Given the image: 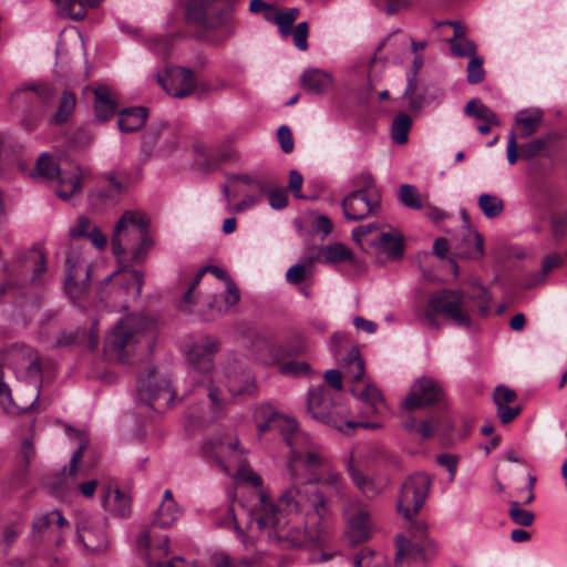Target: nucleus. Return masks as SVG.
<instances>
[{
    "instance_id": "1",
    "label": "nucleus",
    "mask_w": 567,
    "mask_h": 567,
    "mask_svg": "<svg viewBox=\"0 0 567 567\" xmlns=\"http://www.w3.org/2000/svg\"><path fill=\"white\" fill-rule=\"evenodd\" d=\"M301 481H289L290 485L282 491L277 502L270 499L265 492H259L257 501L250 507L243 506L247 530L238 523L234 506L229 507L226 517L217 520L216 525L233 529L246 548L254 546L260 537L285 542L289 546L318 540L323 532L322 519L312 507L311 512L303 515L310 497Z\"/></svg>"
},
{
    "instance_id": "2",
    "label": "nucleus",
    "mask_w": 567,
    "mask_h": 567,
    "mask_svg": "<svg viewBox=\"0 0 567 567\" xmlns=\"http://www.w3.org/2000/svg\"><path fill=\"white\" fill-rule=\"evenodd\" d=\"M290 452L287 456L284 478L306 480L319 486L311 506L320 519L328 513V504L343 502L349 486L339 468L332 463L321 446L308 434H299L288 440Z\"/></svg>"
},
{
    "instance_id": "3",
    "label": "nucleus",
    "mask_w": 567,
    "mask_h": 567,
    "mask_svg": "<svg viewBox=\"0 0 567 567\" xmlns=\"http://www.w3.org/2000/svg\"><path fill=\"white\" fill-rule=\"evenodd\" d=\"M478 301L482 313L487 312L491 295L484 288H478L477 295L444 289L432 293L426 305L415 307L413 317L416 322L430 329L442 327V317L452 320L456 326L471 328L473 303Z\"/></svg>"
},
{
    "instance_id": "4",
    "label": "nucleus",
    "mask_w": 567,
    "mask_h": 567,
    "mask_svg": "<svg viewBox=\"0 0 567 567\" xmlns=\"http://www.w3.org/2000/svg\"><path fill=\"white\" fill-rule=\"evenodd\" d=\"M157 321L144 315L121 319L105 339L104 352L110 360L126 362L137 350L152 351L157 333Z\"/></svg>"
},
{
    "instance_id": "5",
    "label": "nucleus",
    "mask_w": 567,
    "mask_h": 567,
    "mask_svg": "<svg viewBox=\"0 0 567 567\" xmlns=\"http://www.w3.org/2000/svg\"><path fill=\"white\" fill-rule=\"evenodd\" d=\"M148 219L143 212L127 210L114 227L112 249L118 261L128 259L133 262L142 261L153 240L148 236Z\"/></svg>"
},
{
    "instance_id": "6",
    "label": "nucleus",
    "mask_w": 567,
    "mask_h": 567,
    "mask_svg": "<svg viewBox=\"0 0 567 567\" xmlns=\"http://www.w3.org/2000/svg\"><path fill=\"white\" fill-rule=\"evenodd\" d=\"M219 347L216 339L206 337L192 344L187 352L189 372L198 382L204 383L208 380V399L215 414L223 412L227 404V399L221 396L219 388L215 384L216 379L210 378L213 369V359Z\"/></svg>"
},
{
    "instance_id": "7",
    "label": "nucleus",
    "mask_w": 567,
    "mask_h": 567,
    "mask_svg": "<svg viewBox=\"0 0 567 567\" xmlns=\"http://www.w3.org/2000/svg\"><path fill=\"white\" fill-rule=\"evenodd\" d=\"M307 410L313 420L342 433H348L349 430L359 426L370 430L381 427V424L378 422H354L348 420L346 408L333 404L329 391L322 385L309 390Z\"/></svg>"
},
{
    "instance_id": "8",
    "label": "nucleus",
    "mask_w": 567,
    "mask_h": 567,
    "mask_svg": "<svg viewBox=\"0 0 567 567\" xmlns=\"http://www.w3.org/2000/svg\"><path fill=\"white\" fill-rule=\"evenodd\" d=\"M426 523L422 519H417L409 523V537L402 535L398 536L396 567H416L435 554L436 545L434 540L426 535Z\"/></svg>"
},
{
    "instance_id": "9",
    "label": "nucleus",
    "mask_w": 567,
    "mask_h": 567,
    "mask_svg": "<svg viewBox=\"0 0 567 567\" xmlns=\"http://www.w3.org/2000/svg\"><path fill=\"white\" fill-rule=\"evenodd\" d=\"M34 172L35 176L49 181L58 178L55 193L62 200H69L81 193L84 174L75 164H68L63 167L56 165L50 155L42 154L37 162Z\"/></svg>"
},
{
    "instance_id": "10",
    "label": "nucleus",
    "mask_w": 567,
    "mask_h": 567,
    "mask_svg": "<svg viewBox=\"0 0 567 567\" xmlns=\"http://www.w3.org/2000/svg\"><path fill=\"white\" fill-rule=\"evenodd\" d=\"M214 453L223 470L227 474L234 475L238 484L248 483L257 488L254 502L250 505L240 506H245L246 508L250 507L257 501L259 492H264L261 489L262 481L257 473L248 465L244 464L241 452L238 451V440L228 439L227 441L218 442V444L214 446ZM241 511L245 514V509L241 508Z\"/></svg>"
},
{
    "instance_id": "11",
    "label": "nucleus",
    "mask_w": 567,
    "mask_h": 567,
    "mask_svg": "<svg viewBox=\"0 0 567 567\" xmlns=\"http://www.w3.org/2000/svg\"><path fill=\"white\" fill-rule=\"evenodd\" d=\"M214 453L223 470L227 474L234 475L238 484L248 483L257 488L254 502L250 505L240 506H245L246 508L250 507L257 501L259 492H264L261 489L262 481L257 473L248 465L244 464L241 452L238 451V440L228 439L227 441L218 442V444L214 446ZM241 511L245 514V509L241 508Z\"/></svg>"
},
{
    "instance_id": "12",
    "label": "nucleus",
    "mask_w": 567,
    "mask_h": 567,
    "mask_svg": "<svg viewBox=\"0 0 567 567\" xmlns=\"http://www.w3.org/2000/svg\"><path fill=\"white\" fill-rule=\"evenodd\" d=\"M238 1L189 0L186 6V18L205 29H217L229 21L234 6Z\"/></svg>"
},
{
    "instance_id": "13",
    "label": "nucleus",
    "mask_w": 567,
    "mask_h": 567,
    "mask_svg": "<svg viewBox=\"0 0 567 567\" xmlns=\"http://www.w3.org/2000/svg\"><path fill=\"white\" fill-rule=\"evenodd\" d=\"M431 481L427 475L416 473L405 480L398 501V512L409 522H415L414 516L423 507L430 489Z\"/></svg>"
},
{
    "instance_id": "14",
    "label": "nucleus",
    "mask_w": 567,
    "mask_h": 567,
    "mask_svg": "<svg viewBox=\"0 0 567 567\" xmlns=\"http://www.w3.org/2000/svg\"><path fill=\"white\" fill-rule=\"evenodd\" d=\"M299 14L300 10L295 7L288 9L275 8L274 11H270L268 14H265V20L267 22L276 24L278 27L279 34L282 38H288L289 35L292 34V40L296 48L300 51H306L308 49V22H299L296 25L295 30H292V25L298 19Z\"/></svg>"
},
{
    "instance_id": "15",
    "label": "nucleus",
    "mask_w": 567,
    "mask_h": 567,
    "mask_svg": "<svg viewBox=\"0 0 567 567\" xmlns=\"http://www.w3.org/2000/svg\"><path fill=\"white\" fill-rule=\"evenodd\" d=\"M64 288L73 301H79L87 291L91 270L87 260L80 252L69 251L65 259Z\"/></svg>"
},
{
    "instance_id": "16",
    "label": "nucleus",
    "mask_w": 567,
    "mask_h": 567,
    "mask_svg": "<svg viewBox=\"0 0 567 567\" xmlns=\"http://www.w3.org/2000/svg\"><path fill=\"white\" fill-rule=\"evenodd\" d=\"M347 527L344 536L351 545L367 540L372 530L370 512L365 505L354 502L344 512Z\"/></svg>"
},
{
    "instance_id": "17",
    "label": "nucleus",
    "mask_w": 567,
    "mask_h": 567,
    "mask_svg": "<svg viewBox=\"0 0 567 567\" xmlns=\"http://www.w3.org/2000/svg\"><path fill=\"white\" fill-rule=\"evenodd\" d=\"M175 392L165 378H158L155 370H151L146 378L140 379L137 388V402L152 404L153 401H163L171 404Z\"/></svg>"
},
{
    "instance_id": "18",
    "label": "nucleus",
    "mask_w": 567,
    "mask_h": 567,
    "mask_svg": "<svg viewBox=\"0 0 567 567\" xmlns=\"http://www.w3.org/2000/svg\"><path fill=\"white\" fill-rule=\"evenodd\" d=\"M79 542L91 551L103 550L109 545L106 522L101 517H84L76 525Z\"/></svg>"
},
{
    "instance_id": "19",
    "label": "nucleus",
    "mask_w": 567,
    "mask_h": 567,
    "mask_svg": "<svg viewBox=\"0 0 567 567\" xmlns=\"http://www.w3.org/2000/svg\"><path fill=\"white\" fill-rule=\"evenodd\" d=\"M441 393L442 389L434 379L422 377L412 384L402 406L405 410H414L431 405L440 400Z\"/></svg>"
},
{
    "instance_id": "20",
    "label": "nucleus",
    "mask_w": 567,
    "mask_h": 567,
    "mask_svg": "<svg viewBox=\"0 0 567 567\" xmlns=\"http://www.w3.org/2000/svg\"><path fill=\"white\" fill-rule=\"evenodd\" d=\"M157 81L167 94L174 97L187 96L195 89L194 73L182 66L167 68L165 75H158Z\"/></svg>"
},
{
    "instance_id": "21",
    "label": "nucleus",
    "mask_w": 567,
    "mask_h": 567,
    "mask_svg": "<svg viewBox=\"0 0 567 567\" xmlns=\"http://www.w3.org/2000/svg\"><path fill=\"white\" fill-rule=\"evenodd\" d=\"M103 282H112L113 286H116V295H118L121 301H126L141 296L144 280L143 275L136 270L118 269L113 275L107 276Z\"/></svg>"
},
{
    "instance_id": "22",
    "label": "nucleus",
    "mask_w": 567,
    "mask_h": 567,
    "mask_svg": "<svg viewBox=\"0 0 567 567\" xmlns=\"http://www.w3.org/2000/svg\"><path fill=\"white\" fill-rule=\"evenodd\" d=\"M378 200L369 197L364 190H354L342 200L344 217L349 220H360L373 213Z\"/></svg>"
},
{
    "instance_id": "23",
    "label": "nucleus",
    "mask_w": 567,
    "mask_h": 567,
    "mask_svg": "<svg viewBox=\"0 0 567 567\" xmlns=\"http://www.w3.org/2000/svg\"><path fill=\"white\" fill-rule=\"evenodd\" d=\"M375 254L396 260L403 256V236L398 230L381 231L368 239Z\"/></svg>"
},
{
    "instance_id": "24",
    "label": "nucleus",
    "mask_w": 567,
    "mask_h": 567,
    "mask_svg": "<svg viewBox=\"0 0 567 567\" xmlns=\"http://www.w3.org/2000/svg\"><path fill=\"white\" fill-rule=\"evenodd\" d=\"M101 504L105 512L116 517H125L131 513V497L111 484L102 487Z\"/></svg>"
},
{
    "instance_id": "25",
    "label": "nucleus",
    "mask_w": 567,
    "mask_h": 567,
    "mask_svg": "<svg viewBox=\"0 0 567 567\" xmlns=\"http://www.w3.org/2000/svg\"><path fill=\"white\" fill-rule=\"evenodd\" d=\"M454 247L458 256L477 259L484 254L483 237L472 227L466 226L462 230V238H455Z\"/></svg>"
},
{
    "instance_id": "26",
    "label": "nucleus",
    "mask_w": 567,
    "mask_h": 567,
    "mask_svg": "<svg viewBox=\"0 0 567 567\" xmlns=\"http://www.w3.org/2000/svg\"><path fill=\"white\" fill-rule=\"evenodd\" d=\"M183 509L173 497L169 489L164 491L152 524L162 528L173 526L182 516Z\"/></svg>"
},
{
    "instance_id": "27",
    "label": "nucleus",
    "mask_w": 567,
    "mask_h": 567,
    "mask_svg": "<svg viewBox=\"0 0 567 567\" xmlns=\"http://www.w3.org/2000/svg\"><path fill=\"white\" fill-rule=\"evenodd\" d=\"M54 524L60 528L68 525V520L59 511L38 515L33 520L32 540L42 543L48 539L54 530Z\"/></svg>"
},
{
    "instance_id": "28",
    "label": "nucleus",
    "mask_w": 567,
    "mask_h": 567,
    "mask_svg": "<svg viewBox=\"0 0 567 567\" xmlns=\"http://www.w3.org/2000/svg\"><path fill=\"white\" fill-rule=\"evenodd\" d=\"M94 114L99 122H106L116 112L117 102L114 92L106 85H97L93 89Z\"/></svg>"
},
{
    "instance_id": "29",
    "label": "nucleus",
    "mask_w": 567,
    "mask_h": 567,
    "mask_svg": "<svg viewBox=\"0 0 567 567\" xmlns=\"http://www.w3.org/2000/svg\"><path fill=\"white\" fill-rule=\"evenodd\" d=\"M544 120V111L538 107H529L518 111L515 116V130L519 137L526 138L533 135Z\"/></svg>"
},
{
    "instance_id": "30",
    "label": "nucleus",
    "mask_w": 567,
    "mask_h": 567,
    "mask_svg": "<svg viewBox=\"0 0 567 567\" xmlns=\"http://www.w3.org/2000/svg\"><path fill=\"white\" fill-rule=\"evenodd\" d=\"M303 89L315 94H322L333 85V78L330 73L319 69H308L300 78Z\"/></svg>"
},
{
    "instance_id": "31",
    "label": "nucleus",
    "mask_w": 567,
    "mask_h": 567,
    "mask_svg": "<svg viewBox=\"0 0 567 567\" xmlns=\"http://www.w3.org/2000/svg\"><path fill=\"white\" fill-rule=\"evenodd\" d=\"M146 117L144 107L125 109L118 114L117 125L122 132H134L145 124Z\"/></svg>"
},
{
    "instance_id": "32",
    "label": "nucleus",
    "mask_w": 567,
    "mask_h": 567,
    "mask_svg": "<svg viewBox=\"0 0 567 567\" xmlns=\"http://www.w3.org/2000/svg\"><path fill=\"white\" fill-rule=\"evenodd\" d=\"M206 271H210L212 274H214L217 278L221 279V280H225L226 284L228 282V280H230L226 274V271L221 268H218V267H214V266H207V267H204L202 268L195 276V278L193 279V282L189 285L187 291L185 292L184 297H183V300L181 301V309L184 310V311H193V306L195 305V301L193 300V291L195 290V288L198 286V284L200 282L204 274Z\"/></svg>"
},
{
    "instance_id": "33",
    "label": "nucleus",
    "mask_w": 567,
    "mask_h": 567,
    "mask_svg": "<svg viewBox=\"0 0 567 567\" xmlns=\"http://www.w3.org/2000/svg\"><path fill=\"white\" fill-rule=\"evenodd\" d=\"M353 394L361 403L365 404L367 414H378L386 406L381 391L372 384H367L359 393L353 391Z\"/></svg>"
},
{
    "instance_id": "34",
    "label": "nucleus",
    "mask_w": 567,
    "mask_h": 567,
    "mask_svg": "<svg viewBox=\"0 0 567 567\" xmlns=\"http://www.w3.org/2000/svg\"><path fill=\"white\" fill-rule=\"evenodd\" d=\"M416 90V78H414V75H408L404 99L409 102L412 110H420L424 104L431 102L433 99H441L443 96V91L441 89H435L433 94L425 96L417 95Z\"/></svg>"
},
{
    "instance_id": "35",
    "label": "nucleus",
    "mask_w": 567,
    "mask_h": 567,
    "mask_svg": "<svg viewBox=\"0 0 567 567\" xmlns=\"http://www.w3.org/2000/svg\"><path fill=\"white\" fill-rule=\"evenodd\" d=\"M123 192V185L118 182H111L109 185L91 195L95 207L106 208L115 205Z\"/></svg>"
},
{
    "instance_id": "36",
    "label": "nucleus",
    "mask_w": 567,
    "mask_h": 567,
    "mask_svg": "<svg viewBox=\"0 0 567 567\" xmlns=\"http://www.w3.org/2000/svg\"><path fill=\"white\" fill-rule=\"evenodd\" d=\"M464 113L477 121L494 124L496 126L501 125V121L497 115L478 99L468 101L464 107Z\"/></svg>"
},
{
    "instance_id": "37",
    "label": "nucleus",
    "mask_w": 567,
    "mask_h": 567,
    "mask_svg": "<svg viewBox=\"0 0 567 567\" xmlns=\"http://www.w3.org/2000/svg\"><path fill=\"white\" fill-rule=\"evenodd\" d=\"M34 389L37 390V393L32 400V402L29 404V406L25 408H18L12 399L11 389L9 385L3 381V371L0 368V403L2 404L3 410L7 413H21L27 412L30 408L34 405V403L39 399V385L35 384Z\"/></svg>"
},
{
    "instance_id": "38",
    "label": "nucleus",
    "mask_w": 567,
    "mask_h": 567,
    "mask_svg": "<svg viewBox=\"0 0 567 567\" xmlns=\"http://www.w3.org/2000/svg\"><path fill=\"white\" fill-rule=\"evenodd\" d=\"M477 205L488 219L497 218L505 208L504 200L499 196L489 193L481 194L477 198Z\"/></svg>"
},
{
    "instance_id": "39",
    "label": "nucleus",
    "mask_w": 567,
    "mask_h": 567,
    "mask_svg": "<svg viewBox=\"0 0 567 567\" xmlns=\"http://www.w3.org/2000/svg\"><path fill=\"white\" fill-rule=\"evenodd\" d=\"M21 533L18 520H0V551L8 553Z\"/></svg>"
},
{
    "instance_id": "40",
    "label": "nucleus",
    "mask_w": 567,
    "mask_h": 567,
    "mask_svg": "<svg viewBox=\"0 0 567 567\" xmlns=\"http://www.w3.org/2000/svg\"><path fill=\"white\" fill-rule=\"evenodd\" d=\"M563 264V258L556 254L551 252L545 256L542 259V269L530 277V281L528 287H534L543 284L546 280L547 275L554 269L559 267Z\"/></svg>"
},
{
    "instance_id": "41",
    "label": "nucleus",
    "mask_w": 567,
    "mask_h": 567,
    "mask_svg": "<svg viewBox=\"0 0 567 567\" xmlns=\"http://www.w3.org/2000/svg\"><path fill=\"white\" fill-rule=\"evenodd\" d=\"M279 415L269 404H260L255 409L254 421L259 433L272 429L275 419Z\"/></svg>"
},
{
    "instance_id": "42",
    "label": "nucleus",
    "mask_w": 567,
    "mask_h": 567,
    "mask_svg": "<svg viewBox=\"0 0 567 567\" xmlns=\"http://www.w3.org/2000/svg\"><path fill=\"white\" fill-rule=\"evenodd\" d=\"M14 373L18 379L37 382L41 374V364L38 354L35 352L31 354L20 367H18Z\"/></svg>"
},
{
    "instance_id": "43",
    "label": "nucleus",
    "mask_w": 567,
    "mask_h": 567,
    "mask_svg": "<svg viewBox=\"0 0 567 567\" xmlns=\"http://www.w3.org/2000/svg\"><path fill=\"white\" fill-rule=\"evenodd\" d=\"M323 261L328 264H337L352 258L351 250L340 243H334L321 248Z\"/></svg>"
},
{
    "instance_id": "44",
    "label": "nucleus",
    "mask_w": 567,
    "mask_h": 567,
    "mask_svg": "<svg viewBox=\"0 0 567 567\" xmlns=\"http://www.w3.org/2000/svg\"><path fill=\"white\" fill-rule=\"evenodd\" d=\"M313 258H308L303 262L291 266L286 272V280L289 284L297 285L312 275Z\"/></svg>"
},
{
    "instance_id": "45",
    "label": "nucleus",
    "mask_w": 567,
    "mask_h": 567,
    "mask_svg": "<svg viewBox=\"0 0 567 567\" xmlns=\"http://www.w3.org/2000/svg\"><path fill=\"white\" fill-rule=\"evenodd\" d=\"M223 194L226 199V208L231 214H240L251 207H254L259 198L254 195H246L240 202L237 204H231V194H230V186L224 185L223 186Z\"/></svg>"
},
{
    "instance_id": "46",
    "label": "nucleus",
    "mask_w": 567,
    "mask_h": 567,
    "mask_svg": "<svg viewBox=\"0 0 567 567\" xmlns=\"http://www.w3.org/2000/svg\"><path fill=\"white\" fill-rule=\"evenodd\" d=\"M411 118L409 115L399 114L393 121L391 128L392 140L398 144H404L408 141V134L411 128Z\"/></svg>"
},
{
    "instance_id": "47",
    "label": "nucleus",
    "mask_w": 567,
    "mask_h": 567,
    "mask_svg": "<svg viewBox=\"0 0 567 567\" xmlns=\"http://www.w3.org/2000/svg\"><path fill=\"white\" fill-rule=\"evenodd\" d=\"M272 429H278L284 434L286 443H288L289 439H293L299 434H306L298 430V423L293 417L284 414H279L275 419ZM287 445L289 446V444Z\"/></svg>"
},
{
    "instance_id": "48",
    "label": "nucleus",
    "mask_w": 567,
    "mask_h": 567,
    "mask_svg": "<svg viewBox=\"0 0 567 567\" xmlns=\"http://www.w3.org/2000/svg\"><path fill=\"white\" fill-rule=\"evenodd\" d=\"M76 104L75 95L71 92H64L61 96L60 105L53 116L54 123L65 122L73 113Z\"/></svg>"
},
{
    "instance_id": "49",
    "label": "nucleus",
    "mask_w": 567,
    "mask_h": 567,
    "mask_svg": "<svg viewBox=\"0 0 567 567\" xmlns=\"http://www.w3.org/2000/svg\"><path fill=\"white\" fill-rule=\"evenodd\" d=\"M353 381L362 379L364 373V362L360 357L359 350L353 348L348 353L347 372Z\"/></svg>"
},
{
    "instance_id": "50",
    "label": "nucleus",
    "mask_w": 567,
    "mask_h": 567,
    "mask_svg": "<svg viewBox=\"0 0 567 567\" xmlns=\"http://www.w3.org/2000/svg\"><path fill=\"white\" fill-rule=\"evenodd\" d=\"M399 197L402 204L409 208L421 209L423 207L421 195L416 187L412 185H402L400 187Z\"/></svg>"
},
{
    "instance_id": "51",
    "label": "nucleus",
    "mask_w": 567,
    "mask_h": 567,
    "mask_svg": "<svg viewBox=\"0 0 567 567\" xmlns=\"http://www.w3.org/2000/svg\"><path fill=\"white\" fill-rule=\"evenodd\" d=\"M447 42L450 44L451 52L455 56L472 58V56L476 55V45L473 41H471L467 38L458 39V40L449 39Z\"/></svg>"
},
{
    "instance_id": "52",
    "label": "nucleus",
    "mask_w": 567,
    "mask_h": 567,
    "mask_svg": "<svg viewBox=\"0 0 567 567\" xmlns=\"http://www.w3.org/2000/svg\"><path fill=\"white\" fill-rule=\"evenodd\" d=\"M354 567H388V564L382 554L362 550L354 559Z\"/></svg>"
},
{
    "instance_id": "53",
    "label": "nucleus",
    "mask_w": 567,
    "mask_h": 567,
    "mask_svg": "<svg viewBox=\"0 0 567 567\" xmlns=\"http://www.w3.org/2000/svg\"><path fill=\"white\" fill-rule=\"evenodd\" d=\"M557 138L556 133H549L544 137L535 138L529 143L522 146V154L528 158L536 156L542 150L548 146V144Z\"/></svg>"
},
{
    "instance_id": "54",
    "label": "nucleus",
    "mask_w": 567,
    "mask_h": 567,
    "mask_svg": "<svg viewBox=\"0 0 567 567\" xmlns=\"http://www.w3.org/2000/svg\"><path fill=\"white\" fill-rule=\"evenodd\" d=\"M239 298H240V295H239L238 288L231 280H228V282L226 284V290L224 293L225 306L221 307L218 303L217 299H215L213 302H208V306L212 308L216 306L218 311L227 310L230 307L235 306L239 301Z\"/></svg>"
},
{
    "instance_id": "55",
    "label": "nucleus",
    "mask_w": 567,
    "mask_h": 567,
    "mask_svg": "<svg viewBox=\"0 0 567 567\" xmlns=\"http://www.w3.org/2000/svg\"><path fill=\"white\" fill-rule=\"evenodd\" d=\"M509 517L514 523L520 526H530L534 522V514L530 511L520 508L517 501L509 503Z\"/></svg>"
},
{
    "instance_id": "56",
    "label": "nucleus",
    "mask_w": 567,
    "mask_h": 567,
    "mask_svg": "<svg viewBox=\"0 0 567 567\" xmlns=\"http://www.w3.org/2000/svg\"><path fill=\"white\" fill-rule=\"evenodd\" d=\"M467 82L471 84L481 83L485 78V71L483 68V59L474 55L470 58V62L466 69Z\"/></svg>"
},
{
    "instance_id": "57",
    "label": "nucleus",
    "mask_w": 567,
    "mask_h": 567,
    "mask_svg": "<svg viewBox=\"0 0 567 567\" xmlns=\"http://www.w3.org/2000/svg\"><path fill=\"white\" fill-rule=\"evenodd\" d=\"M346 468L352 483L360 489V492H362L370 476L365 475L358 466H355L352 455L348 457Z\"/></svg>"
},
{
    "instance_id": "58",
    "label": "nucleus",
    "mask_w": 567,
    "mask_h": 567,
    "mask_svg": "<svg viewBox=\"0 0 567 567\" xmlns=\"http://www.w3.org/2000/svg\"><path fill=\"white\" fill-rule=\"evenodd\" d=\"M30 258L34 264L32 267L31 281L38 282V281H40V277L45 271V268H47L44 254L40 249H34L31 252Z\"/></svg>"
},
{
    "instance_id": "59",
    "label": "nucleus",
    "mask_w": 567,
    "mask_h": 567,
    "mask_svg": "<svg viewBox=\"0 0 567 567\" xmlns=\"http://www.w3.org/2000/svg\"><path fill=\"white\" fill-rule=\"evenodd\" d=\"M550 229L556 238H561L567 234V212L550 217Z\"/></svg>"
},
{
    "instance_id": "60",
    "label": "nucleus",
    "mask_w": 567,
    "mask_h": 567,
    "mask_svg": "<svg viewBox=\"0 0 567 567\" xmlns=\"http://www.w3.org/2000/svg\"><path fill=\"white\" fill-rule=\"evenodd\" d=\"M309 371L310 368L308 363L303 361H290L280 367V372L287 375L300 377L309 373Z\"/></svg>"
},
{
    "instance_id": "61",
    "label": "nucleus",
    "mask_w": 567,
    "mask_h": 567,
    "mask_svg": "<svg viewBox=\"0 0 567 567\" xmlns=\"http://www.w3.org/2000/svg\"><path fill=\"white\" fill-rule=\"evenodd\" d=\"M430 420H435L436 422H433L434 427V435L440 436H449L450 432L453 429L452 421L446 415H434L430 417Z\"/></svg>"
},
{
    "instance_id": "62",
    "label": "nucleus",
    "mask_w": 567,
    "mask_h": 567,
    "mask_svg": "<svg viewBox=\"0 0 567 567\" xmlns=\"http://www.w3.org/2000/svg\"><path fill=\"white\" fill-rule=\"evenodd\" d=\"M277 138L284 153H290L293 150V137L291 130L287 125H281L277 132Z\"/></svg>"
},
{
    "instance_id": "63",
    "label": "nucleus",
    "mask_w": 567,
    "mask_h": 567,
    "mask_svg": "<svg viewBox=\"0 0 567 567\" xmlns=\"http://www.w3.org/2000/svg\"><path fill=\"white\" fill-rule=\"evenodd\" d=\"M494 403H512L516 399V393L505 385H498L493 394Z\"/></svg>"
},
{
    "instance_id": "64",
    "label": "nucleus",
    "mask_w": 567,
    "mask_h": 567,
    "mask_svg": "<svg viewBox=\"0 0 567 567\" xmlns=\"http://www.w3.org/2000/svg\"><path fill=\"white\" fill-rule=\"evenodd\" d=\"M385 485V482L369 477L361 493L367 497L373 498L383 492Z\"/></svg>"
}]
</instances>
